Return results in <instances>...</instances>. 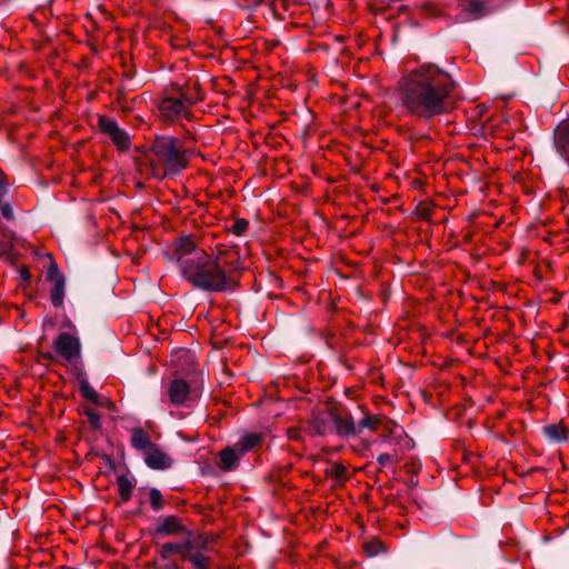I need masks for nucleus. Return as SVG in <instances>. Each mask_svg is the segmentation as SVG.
Returning <instances> with one entry per match:
<instances>
[{
    "label": "nucleus",
    "instance_id": "obj_25",
    "mask_svg": "<svg viewBox=\"0 0 569 569\" xmlns=\"http://www.w3.org/2000/svg\"><path fill=\"white\" fill-rule=\"evenodd\" d=\"M365 552L368 557H373L383 550L382 542L373 539L363 545Z\"/></svg>",
    "mask_w": 569,
    "mask_h": 569
},
{
    "label": "nucleus",
    "instance_id": "obj_6",
    "mask_svg": "<svg viewBox=\"0 0 569 569\" xmlns=\"http://www.w3.org/2000/svg\"><path fill=\"white\" fill-rule=\"evenodd\" d=\"M158 110L163 121H174L181 117H187V102L184 99L163 97L158 103Z\"/></svg>",
    "mask_w": 569,
    "mask_h": 569
},
{
    "label": "nucleus",
    "instance_id": "obj_3",
    "mask_svg": "<svg viewBox=\"0 0 569 569\" xmlns=\"http://www.w3.org/2000/svg\"><path fill=\"white\" fill-rule=\"evenodd\" d=\"M152 153L154 156V159H151L153 174L159 178L182 171L189 160L187 151L180 147L177 139L171 137L158 138L153 144Z\"/></svg>",
    "mask_w": 569,
    "mask_h": 569
},
{
    "label": "nucleus",
    "instance_id": "obj_16",
    "mask_svg": "<svg viewBox=\"0 0 569 569\" xmlns=\"http://www.w3.org/2000/svg\"><path fill=\"white\" fill-rule=\"evenodd\" d=\"M212 541V537L201 535L193 537L192 533L188 531L183 538V543L186 545L184 551L200 552L201 550H208V546Z\"/></svg>",
    "mask_w": 569,
    "mask_h": 569
},
{
    "label": "nucleus",
    "instance_id": "obj_26",
    "mask_svg": "<svg viewBox=\"0 0 569 569\" xmlns=\"http://www.w3.org/2000/svg\"><path fill=\"white\" fill-rule=\"evenodd\" d=\"M149 498H150L151 507L154 511H159L163 508L162 495L158 489L152 488L149 491Z\"/></svg>",
    "mask_w": 569,
    "mask_h": 569
},
{
    "label": "nucleus",
    "instance_id": "obj_4",
    "mask_svg": "<svg viewBox=\"0 0 569 569\" xmlns=\"http://www.w3.org/2000/svg\"><path fill=\"white\" fill-rule=\"evenodd\" d=\"M54 351L66 361L74 362L80 358L81 345L78 338L70 333H60L53 342Z\"/></svg>",
    "mask_w": 569,
    "mask_h": 569
},
{
    "label": "nucleus",
    "instance_id": "obj_10",
    "mask_svg": "<svg viewBox=\"0 0 569 569\" xmlns=\"http://www.w3.org/2000/svg\"><path fill=\"white\" fill-rule=\"evenodd\" d=\"M212 258L229 276H231L234 270L241 268L240 254L236 248L226 246L218 247L217 253Z\"/></svg>",
    "mask_w": 569,
    "mask_h": 569
},
{
    "label": "nucleus",
    "instance_id": "obj_9",
    "mask_svg": "<svg viewBox=\"0 0 569 569\" xmlns=\"http://www.w3.org/2000/svg\"><path fill=\"white\" fill-rule=\"evenodd\" d=\"M336 420V410L330 408L323 411L313 413L309 429L312 433L325 436L333 432V423Z\"/></svg>",
    "mask_w": 569,
    "mask_h": 569
},
{
    "label": "nucleus",
    "instance_id": "obj_12",
    "mask_svg": "<svg viewBox=\"0 0 569 569\" xmlns=\"http://www.w3.org/2000/svg\"><path fill=\"white\" fill-rule=\"evenodd\" d=\"M146 465L154 470H166L172 466V459L158 446H153L144 455Z\"/></svg>",
    "mask_w": 569,
    "mask_h": 569
},
{
    "label": "nucleus",
    "instance_id": "obj_32",
    "mask_svg": "<svg viewBox=\"0 0 569 569\" xmlns=\"http://www.w3.org/2000/svg\"><path fill=\"white\" fill-rule=\"evenodd\" d=\"M377 461L381 466H387L388 463H391L393 460H392V457L390 455L381 453V455L378 456Z\"/></svg>",
    "mask_w": 569,
    "mask_h": 569
},
{
    "label": "nucleus",
    "instance_id": "obj_11",
    "mask_svg": "<svg viewBox=\"0 0 569 569\" xmlns=\"http://www.w3.org/2000/svg\"><path fill=\"white\" fill-rule=\"evenodd\" d=\"M47 278L53 282L50 291V299L54 307H61L64 298V277L59 271L56 262L51 261Z\"/></svg>",
    "mask_w": 569,
    "mask_h": 569
},
{
    "label": "nucleus",
    "instance_id": "obj_24",
    "mask_svg": "<svg viewBox=\"0 0 569 569\" xmlns=\"http://www.w3.org/2000/svg\"><path fill=\"white\" fill-rule=\"evenodd\" d=\"M545 435L553 441L560 442L567 439L566 429L561 425H550L545 427Z\"/></svg>",
    "mask_w": 569,
    "mask_h": 569
},
{
    "label": "nucleus",
    "instance_id": "obj_33",
    "mask_svg": "<svg viewBox=\"0 0 569 569\" xmlns=\"http://www.w3.org/2000/svg\"><path fill=\"white\" fill-rule=\"evenodd\" d=\"M1 212H2V216L8 218V219H11L12 218V209L10 208V206L8 204H4L2 208H1Z\"/></svg>",
    "mask_w": 569,
    "mask_h": 569
},
{
    "label": "nucleus",
    "instance_id": "obj_19",
    "mask_svg": "<svg viewBox=\"0 0 569 569\" xmlns=\"http://www.w3.org/2000/svg\"><path fill=\"white\" fill-rule=\"evenodd\" d=\"M261 440L262 438L258 433H246L234 443V446L243 456L248 451L258 447L261 443Z\"/></svg>",
    "mask_w": 569,
    "mask_h": 569
},
{
    "label": "nucleus",
    "instance_id": "obj_31",
    "mask_svg": "<svg viewBox=\"0 0 569 569\" xmlns=\"http://www.w3.org/2000/svg\"><path fill=\"white\" fill-rule=\"evenodd\" d=\"M482 10V4L480 2H472L470 3L469 8H468V11L475 17V18H479L480 14L478 12H480Z\"/></svg>",
    "mask_w": 569,
    "mask_h": 569
},
{
    "label": "nucleus",
    "instance_id": "obj_17",
    "mask_svg": "<svg viewBox=\"0 0 569 569\" xmlns=\"http://www.w3.org/2000/svg\"><path fill=\"white\" fill-rule=\"evenodd\" d=\"M333 431L340 436H355L357 435V425L353 422L351 417H342L336 411Z\"/></svg>",
    "mask_w": 569,
    "mask_h": 569
},
{
    "label": "nucleus",
    "instance_id": "obj_34",
    "mask_svg": "<svg viewBox=\"0 0 569 569\" xmlns=\"http://www.w3.org/2000/svg\"><path fill=\"white\" fill-rule=\"evenodd\" d=\"M164 569H179V567L176 563H168L164 566Z\"/></svg>",
    "mask_w": 569,
    "mask_h": 569
},
{
    "label": "nucleus",
    "instance_id": "obj_15",
    "mask_svg": "<svg viewBox=\"0 0 569 569\" xmlns=\"http://www.w3.org/2000/svg\"><path fill=\"white\" fill-rule=\"evenodd\" d=\"M241 456L242 453L236 449L234 445L227 447L219 453L220 462L218 466L224 471H231L236 468Z\"/></svg>",
    "mask_w": 569,
    "mask_h": 569
},
{
    "label": "nucleus",
    "instance_id": "obj_13",
    "mask_svg": "<svg viewBox=\"0 0 569 569\" xmlns=\"http://www.w3.org/2000/svg\"><path fill=\"white\" fill-rule=\"evenodd\" d=\"M190 395V386L182 379L171 381L168 388L169 400L174 406H181L187 402Z\"/></svg>",
    "mask_w": 569,
    "mask_h": 569
},
{
    "label": "nucleus",
    "instance_id": "obj_35",
    "mask_svg": "<svg viewBox=\"0 0 569 569\" xmlns=\"http://www.w3.org/2000/svg\"><path fill=\"white\" fill-rule=\"evenodd\" d=\"M8 251V249L4 246L0 244V257Z\"/></svg>",
    "mask_w": 569,
    "mask_h": 569
},
{
    "label": "nucleus",
    "instance_id": "obj_36",
    "mask_svg": "<svg viewBox=\"0 0 569 569\" xmlns=\"http://www.w3.org/2000/svg\"><path fill=\"white\" fill-rule=\"evenodd\" d=\"M289 436H290V438H292V439H296V438H297V433H296V431H293V430H291V431H290V435H289Z\"/></svg>",
    "mask_w": 569,
    "mask_h": 569
},
{
    "label": "nucleus",
    "instance_id": "obj_2",
    "mask_svg": "<svg viewBox=\"0 0 569 569\" xmlns=\"http://www.w3.org/2000/svg\"><path fill=\"white\" fill-rule=\"evenodd\" d=\"M192 267H188L183 278L196 288L209 291H223L232 288L234 281L224 269L207 252H197Z\"/></svg>",
    "mask_w": 569,
    "mask_h": 569
},
{
    "label": "nucleus",
    "instance_id": "obj_30",
    "mask_svg": "<svg viewBox=\"0 0 569 569\" xmlns=\"http://www.w3.org/2000/svg\"><path fill=\"white\" fill-rule=\"evenodd\" d=\"M346 468L340 463H336L331 468V475L337 478H343L346 476Z\"/></svg>",
    "mask_w": 569,
    "mask_h": 569
},
{
    "label": "nucleus",
    "instance_id": "obj_28",
    "mask_svg": "<svg viewBox=\"0 0 569 569\" xmlns=\"http://www.w3.org/2000/svg\"><path fill=\"white\" fill-rule=\"evenodd\" d=\"M84 415L87 416L92 428L98 429L100 427V415L92 408H86Z\"/></svg>",
    "mask_w": 569,
    "mask_h": 569
},
{
    "label": "nucleus",
    "instance_id": "obj_27",
    "mask_svg": "<svg viewBox=\"0 0 569 569\" xmlns=\"http://www.w3.org/2000/svg\"><path fill=\"white\" fill-rule=\"evenodd\" d=\"M80 391H81V395L86 399H88L94 403H98V401H99L98 392L88 382L81 383Z\"/></svg>",
    "mask_w": 569,
    "mask_h": 569
},
{
    "label": "nucleus",
    "instance_id": "obj_14",
    "mask_svg": "<svg viewBox=\"0 0 569 569\" xmlns=\"http://www.w3.org/2000/svg\"><path fill=\"white\" fill-rule=\"evenodd\" d=\"M555 146L557 151L569 166V121L557 128L555 133Z\"/></svg>",
    "mask_w": 569,
    "mask_h": 569
},
{
    "label": "nucleus",
    "instance_id": "obj_20",
    "mask_svg": "<svg viewBox=\"0 0 569 569\" xmlns=\"http://www.w3.org/2000/svg\"><path fill=\"white\" fill-rule=\"evenodd\" d=\"M383 423V419L376 415H368L363 417L357 425V435L363 430L376 431Z\"/></svg>",
    "mask_w": 569,
    "mask_h": 569
},
{
    "label": "nucleus",
    "instance_id": "obj_8",
    "mask_svg": "<svg viewBox=\"0 0 569 569\" xmlns=\"http://www.w3.org/2000/svg\"><path fill=\"white\" fill-rule=\"evenodd\" d=\"M188 528L183 525L182 520L177 516L161 517L157 520L153 532L160 537H186Z\"/></svg>",
    "mask_w": 569,
    "mask_h": 569
},
{
    "label": "nucleus",
    "instance_id": "obj_22",
    "mask_svg": "<svg viewBox=\"0 0 569 569\" xmlns=\"http://www.w3.org/2000/svg\"><path fill=\"white\" fill-rule=\"evenodd\" d=\"M186 545L183 543V540L179 543L173 542H167L163 543L159 549V555L162 559H169L173 553H181L184 555Z\"/></svg>",
    "mask_w": 569,
    "mask_h": 569
},
{
    "label": "nucleus",
    "instance_id": "obj_18",
    "mask_svg": "<svg viewBox=\"0 0 569 569\" xmlns=\"http://www.w3.org/2000/svg\"><path fill=\"white\" fill-rule=\"evenodd\" d=\"M131 446L142 451L143 455L154 445L151 442L149 435L141 428H134L131 432Z\"/></svg>",
    "mask_w": 569,
    "mask_h": 569
},
{
    "label": "nucleus",
    "instance_id": "obj_23",
    "mask_svg": "<svg viewBox=\"0 0 569 569\" xmlns=\"http://www.w3.org/2000/svg\"><path fill=\"white\" fill-rule=\"evenodd\" d=\"M183 560L190 561L194 569H207L209 562V558L203 553L191 551L184 552Z\"/></svg>",
    "mask_w": 569,
    "mask_h": 569
},
{
    "label": "nucleus",
    "instance_id": "obj_21",
    "mask_svg": "<svg viewBox=\"0 0 569 569\" xmlns=\"http://www.w3.org/2000/svg\"><path fill=\"white\" fill-rule=\"evenodd\" d=\"M118 492L122 501H128L131 498L133 482L127 476H120L117 480Z\"/></svg>",
    "mask_w": 569,
    "mask_h": 569
},
{
    "label": "nucleus",
    "instance_id": "obj_1",
    "mask_svg": "<svg viewBox=\"0 0 569 569\" xmlns=\"http://www.w3.org/2000/svg\"><path fill=\"white\" fill-rule=\"evenodd\" d=\"M453 83L448 73L433 64L420 66L403 74L397 84L401 106L412 116L430 119L452 107Z\"/></svg>",
    "mask_w": 569,
    "mask_h": 569
},
{
    "label": "nucleus",
    "instance_id": "obj_7",
    "mask_svg": "<svg viewBox=\"0 0 569 569\" xmlns=\"http://www.w3.org/2000/svg\"><path fill=\"white\" fill-rule=\"evenodd\" d=\"M197 252L206 251L201 248H198L190 238H182L176 242L174 253L182 276L188 267L196 264L193 259Z\"/></svg>",
    "mask_w": 569,
    "mask_h": 569
},
{
    "label": "nucleus",
    "instance_id": "obj_5",
    "mask_svg": "<svg viewBox=\"0 0 569 569\" xmlns=\"http://www.w3.org/2000/svg\"><path fill=\"white\" fill-rule=\"evenodd\" d=\"M99 128L102 133L108 136L112 143L120 150H126L130 146L129 134L121 129L118 123L108 117L101 116L99 118Z\"/></svg>",
    "mask_w": 569,
    "mask_h": 569
},
{
    "label": "nucleus",
    "instance_id": "obj_29",
    "mask_svg": "<svg viewBox=\"0 0 569 569\" xmlns=\"http://www.w3.org/2000/svg\"><path fill=\"white\" fill-rule=\"evenodd\" d=\"M248 226L249 223L247 220L237 219L231 226V231L237 236H241L248 229Z\"/></svg>",
    "mask_w": 569,
    "mask_h": 569
}]
</instances>
